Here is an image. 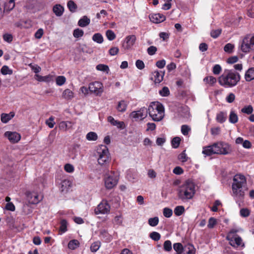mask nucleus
Masks as SVG:
<instances>
[{"label":"nucleus","mask_w":254,"mask_h":254,"mask_svg":"<svg viewBox=\"0 0 254 254\" xmlns=\"http://www.w3.org/2000/svg\"><path fill=\"white\" fill-rule=\"evenodd\" d=\"M247 180L245 177L241 174L235 175L232 184V195L237 203L243 200L245 192L248 190Z\"/></svg>","instance_id":"1"},{"label":"nucleus","mask_w":254,"mask_h":254,"mask_svg":"<svg viewBox=\"0 0 254 254\" xmlns=\"http://www.w3.org/2000/svg\"><path fill=\"white\" fill-rule=\"evenodd\" d=\"M196 192L194 183L190 180L185 181L177 189V196L179 199L187 202L191 199Z\"/></svg>","instance_id":"2"},{"label":"nucleus","mask_w":254,"mask_h":254,"mask_svg":"<svg viewBox=\"0 0 254 254\" xmlns=\"http://www.w3.org/2000/svg\"><path fill=\"white\" fill-rule=\"evenodd\" d=\"M241 79L239 73L234 70L226 69L218 77L219 84L225 88H231L235 86Z\"/></svg>","instance_id":"3"},{"label":"nucleus","mask_w":254,"mask_h":254,"mask_svg":"<svg viewBox=\"0 0 254 254\" xmlns=\"http://www.w3.org/2000/svg\"><path fill=\"white\" fill-rule=\"evenodd\" d=\"M232 151L230 145L223 141H218L203 147L202 154L205 156L212 154L227 155Z\"/></svg>","instance_id":"4"},{"label":"nucleus","mask_w":254,"mask_h":254,"mask_svg":"<svg viewBox=\"0 0 254 254\" xmlns=\"http://www.w3.org/2000/svg\"><path fill=\"white\" fill-rule=\"evenodd\" d=\"M148 113L154 121L159 122L164 118V107L158 102H152L148 107Z\"/></svg>","instance_id":"5"},{"label":"nucleus","mask_w":254,"mask_h":254,"mask_svg":"<svg viewBox=\"0 0 254 254\" xmlns=\"http://www.w3.org/2000/svg\"><path fill=\"white\" fill-rule=\"evenodd\" d=\"M96 157L100 165L106 166L109 164L111 157L108 147L104 145L99 146L96 150Z\"/></svg>","instance_id":"6"},{"label":"nucleus","mask_w":254,"mask_h":254,"mask_svg":"<svg viewBox=\"0 0 254 254\" xmlns=\"http://www.w3.org/2000/svg\"><path fill=\"white\" fill-rule=\"evenodd\" d=\"M241 50L246 53L254 51V34L244 37L241 45Z\"/></svg>","instance_id":"7"},{"label":"nucleus","mask_w":254,"mask_h":254,"mask_svg":"<svg viewBox=\"0 0 254 254\" xmlns=\"http://www.w3.org/2000/svg\"><path fill=\"white\" fill-rule=\"evenodd\" d=\"M237 232L238 231L236 229H232L228 234L227 238L232 246L235 248L243 247L244 244L241 238L236 234Z\"/></svg>","instance_id":"8"},{"label":"nucleus","mask_w":254,"mask_h":254,"mask_svg":"<svg viewBox=\"0 0 254 254\" xmlns=\"http://www.w3.org/2000/svg\"><path fill=\"white\" fill-rule=\"evenodd\" d=\"M118 177L114 172L111 171L105 175L104 178L105 186L107 189H111L117 185Z\"/></svg>","instance_id":"9"},{"label":"nucleus","mask_w":254,"mask_h":254,"mask_svg":"<svg viewBox=\"0 0 254 254\" xmlns=\"http://www.w3.org/2000/svg\"><path fill=\"white\" fill-rule=\"evenodd\" d=\"M88 88L91 93L96 96H100L103 92V84L99 81H94L89 84Z\"/></svg>","instance_id":"10"},{"label":"nucleus","mask_w":254,"mask_h":254,"mask_svg":"<svg viewBox=\"0 0 254 254\" xmlns=\"http://www.w3.org/2000/svg\"><path fill=\"white\" fill-rule=\"evenodd\" d=\"M111 206L106 200H103L95 208L96 214H108L110 213Z\"/></svg>","instance_id":"11"},{"label":"nucleus","mask_w":254,"mask_h":254,"mask_svg":"<svg viewBox=\"0 0 254 254\" xmlns=\"http://www.w3.org/2000/svg\"><path fill=\"white\" fill-rule=\"evenodd\" d=\"M148 114V109L145 107H142L138 110L132 111L129 115L130 118L137 121H141L145 119Z\"/></svg>","instance_id":"12"},{"label":"nucleus","mask_w":254,"mask_h":254,"mask_svg":"<svg viewBox=\"0 0 254 254\" xmlns=\"http://www.w3.org/2000/svg\"><path fill=\"white\" fill-rule=\"evenodd\" d=\"M26 195L28 202L33 204L38 203L42 199V196L36 191H27Z\"/></svg>","instance_id":"13"},{"label":"nucleus","mask_w":254,"mask_h":254,"mask_svg":"<svg viewBox=\"0 0 254 254\" xmlns=\"http://www.w3.org/2000/svg\"><path fill=\"white\" fill-rule=\"evenodd\" d=\"M136 40V36L134 35L127 36L123 43V47L127 50L132 49Z\"/></svg>","instance_id":"14"},{"label":"nucleus","mask_w":254,"mask_h":254,"mask_svg":"<svg viewBox=\"0 0 254 254\" xmlns=\"http://www.w3.org/2000/svg\"><path fill=\"white\" fill-rule=\"evenodd\" d=\"M4 135L10 142L13 143L18 142L21 138L20 134L17 132L8 131H6Z\"/></svg>","instance_id":"15"},{"label":"nucleus","mask_w":254,"mask_h":254,"mask_svg":"<svg viewBox=\"0 0 254 254\" xmlns=\"http://www.w3.org/2000/svg\"><path fill=\"white\" fill-rule=\"evenodd\" d=\"M107 120L112 125L116 126L119 129H123L125 127V124L124 122L116 120L112 116L108 117Z\"/></svg>","instance_id":"16"},{"label":"nucleus","mask_w":254,"mask_h":254,"mask_svg":"<svg viewBox=\"0 0 254 254\" xmlns=\"http://www.w3.org/2000/svg\"><path fill=\"white\" fill-rule=\"evenodd\" d=\"M150 21L155 23H159L164 21L166 18L165 16L160 13L152 14L150 15Z\"/></svg>","instance_id":"17"},{"label":"nucleus","mask_w":254,"mask_h":254,"mask_svg":"<svg viewBox=\"0 0 254 254\" xmlns=\"http://www.w3.org/2000/svg\"><path fill=\"white\" fill-rule=\"evenodd\" d=\"M164 72L155 71L152 73L151 79L154 80L155 83H160L163 79Z\"/></svg>","instance_id":"18"},{"label":"nucleus","mask_w":254,"mask_h":254,"mask_svg":"<svg viewBox=\"0 0 254 254\" xmlns=\"http://www.w3.org/2000/svg\"><path fill=\"white\" fill-rule=\"evenodd\" d=\"M54 76L51 74H49L46 76H41L38 74H35V78L37 81L40 82H50L53 81Z\"/></svg>","instance_id":"19"},{"label":"nucleus","mask_w":254,"mask_h":254,"mask_svg":"<svg viewBox=\"0 0 254 254\" xmlns=\"http://www.w3.org/2000/svg\"><path fill=\"white\" fill-rule=\"evenodd\" d=\"M127 106L128 102L122 100L117 102L116 109L119 112L124 113L126 111Z\"/></svg>","instance_id":"20"},{"label":"nucleus","mask_w":254,"mask_h":254,"mask_svg":"<svg viewBox=\"0 0 254 254\" xmlns=\"http://www.w3.org/2000/svg\"><path fill=\"white\" fill-rule=\"evenodd\" d=\"M15 116L13 112H10L8 114L2 113L0 115V120L2 123L6 124L11 120Z\"/></svg>","instance_id":"21"},{"label":"nucleus","mask_w":254,"mask_h":254,"mask_svg":"<svg viewBox=\"0 0 254 254\" xmlns=\"http://www.w3.org/2000/svg\"><path fill=\"white\" fill-rule=\"evenodd\" d=\"M74 97V93L69 89H66L63 92L62 98L67 101H70Z\"/></svg>","instance_id":"22"},{"label":"nucleus","mask_w":254,"mask_h":254,"mask_svg":"<svg viewBox=\"0 0 254 254\" xmlns=\"http://www.w3.org/2000/svg\"><path fill=\"white\" fill-rule=\"evenodd\" d=\"M70 181L66 179L63 180L60 184V189L62 192H66L70 187Z\"/></svg>","instance_id":"23"},{"label":"nucleus","mask_w":254,"mask_h":254,"mask_svg":"<svg viewBox=\"0 0 254 254\" xmlns=\"http://www.w3.org/2000/svg\"><path fill=\"white\" fill-rule=\"evenodd\" d=\"M90 23V19L87 16H83L78 21V25L81 27H85Z\"/></svg>","instance_id":"24"},{"label":"nucleus","mask_w":254,"mask_h":254,"mask_svg":"<svg viewBox=\"0 0 254 254\" xmlns=\"http://www.w3.org/2000/svg\"><path fill=\"white\" fill-rule=\"evenodd\" d=\"M195 249L194 246L191 244L186 245L182 253V254H195Z\"/></svg>","instance_id":"25"},{"label":"nucleus","mask_w":254,"mask_h":254,"mask_svg":"<svg viewBox=\"0 0 254 254\" xmlns=\"http://www.w3.org/2000/svg\"><path fill=\"white\" fill-rule=\"evenodd\" d=\"M245 78L247 81H251L254 79V67L250 68L247 70Z\"/></svg>","instance_id":"26"},{"label":"nucleus","mask_w":254,"mask_h":254,"mask_svg":"<svg viewBox=\"0 0 254 254\" xmlns=\"http://www.w3.org/2000/svg\"><path fill=\"white\" fill-rule=\"evenodd\" d=\"M238 121L237 114L233 110H231L229 116V122L231 124H236Z\"/></svg>","instance_id":"27"},{"label":"nucleus","mask_w":254,"mask_h":254,"mask_svg":"<svg viewBox=\"0 0 254 254\" xmlns=\"http://www.w3.org/2000/svg\"><path fill=\"white\" fill-rule=\"evenodd\" d=\"M53 10L57 16H60L63 14L64 8L61 5L56 4L53 7Z\"/></svg>","instance_id":"28"},{"label":"nucleus","mask_w":254,"mask_h":254,"mask_svg":"<svg viewBox=\"0 0 254 254\" xmlns=\"http://www.w3.org/2000/svg\"><path fill=\"white\" fill-rule=\"evenodd\" d=\"M227 119L226 113L221 112L217 114L216 121L220 123H223L225 122Z\"/></svg>","instance_id":"29"},{"label":"nucleus","mask_w":254,"mask_h":254,"mask_svg":"<svg viewBox=\"0 0 254 254\" xmlns=\"http://www.w3.org/2000/svg\"><path fill=\"white\" fill-rule=\"evenodd\" d=\"M216 78L212 76H206L203 79L205 83L210 86L213 85L216 82Z\"/></svg>","instance_id":"30"},{"label":"nucleus","mask_w":254,"mask_h":254,"mask_svg":"<svg viewBox=\"0 0 254 254\" xmlns=\"http://www.w3.org/2000/svg\"><path fill=\"white\" fill-rule=\"evenodd\" d=\"M79 246V242L77 240H72L68 244V248L72 250H75Z\"/></svg>","instance_id":"31"},{"label":"nucleus","mask_w":254,"mask_h":254,"mask_svg":"<svg viewBox=\"0 0 254 254\" xmlns=\"http://www.w3.org/2000/svg\"><path fill=\"white\" fill-rule=\"evenodd\" d=\"M86 138L89 141H95L98 139V135L96 132L90 131L86 134Z\"/></svg>","instance_id":"32"},{"label":"nucleus","mask_w":254,"mask_h":254,"mask_svg":"<svg viewBox=\"0 0 254 254\" xmlns=\"http://www.w3.org/2000/svg\"><path fill=\"white\" fill-rule=\"evenodd\" d=\"M67 222L64 220H62L61 221V225L60 227V234L65 233L67 231Z\"/></svg>","instance_id":"33"},{"label":"nucleus","mask_w":254,"mask_h":254,"mask_svg":"<svg viewBox=\"0 0 254 254\" xmlns=\"http://www.w3.org/2000/svg\"><path fill=\"white\" fill-rule=\"evenodd\" d=\"M184 248L182 244L178 243H175L173 245V248L174 250L176 252V254H182Z\"/></svg>","instance_id":"34"},{"label":"nucleus","mask_w":254,"mask_h":254,"mask_svg":"<svg viewBox=\"0 0 254 254\" xmlns=\"http://www.w3.org/2000/svg\"><path fill=\"white\" fill-rule=\"evenodd\" d=\"M251 214V210L247 208H242L240 210V215L243 218L248 217Z\"/></svg>","instance_id":"35"},{"label":"nucleus","mask_w":254,"mask_h":254,"mask_svg":"<svg viewBox=\"0 0 254 254\" xmlns=\"http://www.w3.org/2000/svg\"><path fill=\"white\" fill-rule=\"evenodd\" d=\"M92 40L97 43H102L103 42V37L100 33H96L92 36Z\"/></svg>","instance_id":"36"},{"label":"nucleus","mask_w":254,"mask_h":254,"mask_svg":"<svg viewBox=\"0 0 254 254\" xmlns=\"http://www.w3.org/2000/svg\"><path fill=\"white\" fill-rule=\"evenodd\" d=\"M71 123L69 122L62 121L59 124V128L62 130H66L69 128V125Z\"/></svg>","instance_id":"37"},{"label":"nucleus","mask_w":254,"mask_h":254,"mask_svg":"<svg viewBox=\"0 0 254 254\" xmlns=\"http://www.w3.org/2000/svg\"><path fill=\"white\" fill-rule=\"evenodd\" d=\"M0 71L1 73L3 75H11L13 73V70L9 68V67L7 65H3V66H2Z\"/></svg>","instance_id":"38"},{"label":"nucleus","mask_w":254,"mask_h":254,"mask_svg":"<svg viewBox=\"0 0 254 254\" xmlns=\"http://www.w3.org/2000/svg\"><path fill=\"white\" fill-rule=\"evenodd\" d=\"M96 68L97 70L105 72L107 73H108L110 69L108 65L104 64H98Z\"/></svg>","instance_id":"39"},{"label":"nucleus","mask_w":254,"mask_h":254,"mask_svg":"<svg viewBox=\"0 0 254 254\" xmlns=\"http://www.w3.org/2000/svg\"><path fill=\"white\" fill-rule=\"evenodd\" d=\"M66 81V78L64 76H58L56 77V82L58 86H62Z\"/></svg>","instance_id":"40"},{"label":"nucleus","mask_w":254,"mask_h":254,"mask_svg":"<svg viewBox=\"0 0 254 254\" xmlns=\"http://www.w3.org/2000/svg\"><path fill=\"white\" fill-rule=\"evenodd\" d=\"M84 34V31L83 30L79 28H76L74 30L73 32V35L75 38H79L83 36Z\"/></svg>","instance_id":"41"},{"label":"nucleus","mask_w":254,"mask_h":254,"mask_svg":"<svg viewBox=\"0 0 254 254\" xmlns=\"http://www.w3.org/2000/svg\"><path fill=\"white\" fill-rule=\"evenodd\" d=\"M101 246V243L99 241H96L91 245L90 250L92 252H97Z\"/></svg>","instance_id":"42"},{"label":"nucleus","mask_w":254,"mask_h":254,"mask_svg":"<svg viewBox=\"0 0 254 254\" xmlns=\"http://www.w3.org/2000/svg\"><path fill=\"white\" fill-rule=\"evenodd\" d=\"M190 130V127L188 125H184L181 127V132L184 135H188Z\"/></svg>","instance_id":"43"},{"label":"nucleus","mask_w":254,"mask_h":254,"mask_svg":"<svg viewBox=\"0 0 254 254\" xmlns=\"http://www.w3.org/2000/svg\"><path fill=\"white\" fill-rule=\"evenodd\" d=\"M185 211L184 207L183 206H178L174 209V213L176 216L181 215Z\"/></svg>","instance_id":"44"},{"label":"nucleus","mask_w":254,"mask_h":254,"mask_svg":"<svg viewBox=\"0 0 254 254\" xmlns=\"http://www.w3.org/2000/svg\"><path fill=\"white\" fill-rule=\"evenodd\" d=\"M159 223V218L158 217L150 218L148 219V224L152 227H155L158 225Z\"/></svg>","instance_id":"45"},{"label":"nucleus","mask_w":254,"mask_h":254,"mask_svg":"<svg viewBox=\"0 0 254 254\" xmlns=\"http://www.w3.org/2000/svg\"><path fill=\"white\" fill-rule=\"evenodd\" d=\"M67 6L69 10L72 12H74L77 8L76 4L73 0L68 1Z\"/></svg>","instance_id":"46"},{"label":"nucleus","mask_w":254,"mask_h":254,"mask_svg":"<svg viewBox=\"0 0 254 254\" xmlns=\"http://www.w3.org/2000/svg\"><path fill=\"white\" fill-rule=\"evenodd\" d=\"M64 170L67 173H72L74 171V167L72 164L67 163L64 166Z\"/></svg>","instance_id":"47"},{"label":"nucleus","mask_w":254,"mask_h":254,"mask_svg":"<svg viewBox=\"0 0 254 254\" xmlns=\"http://www.w3.org/2000/svg\"><path fill=\"white\" fill-rule=\"evenodd\" d=\"M253 111V108L251 105L245 106L241 110V112L242 113L247 114L248 115L252 114Z\"/></svg>","instance_id":"48"},{"label":"nucleus","mask_w":254,"mask_h":254,"mask_svg":"<svg viewBox=\"0 0 254 254\" xmlns=\"http://www.w3.org/2000/svg\"><path fill=\"white\" fill-rule=\"evenodd\" d=\"M181 138L179 137H175L172 140V146L174 148H178L180 144Z\"/></svg>","instance_id":"49"},{"label":"nucleus","mask_w":254,"mask_h":254,"mask_svg":"<svg viewBox=\"0 0 254 254\" xmlns=\"http://www.w3.org/2000/svg\"><path fill=\"white\" fill-rule=\"evenodd\" d=\"M106 35L107 39L110 41H112L116 38L115 33L111 30H108L106 31Z\"/></svg>","instance_id":"50"},{"label":"nucleus","mask_w":254,"mask_h":254,"mask_svg":"<svg viewBox=\"0 0 254 254\" xmlns=\"http://www.w3.org/2000/svg\"><path fill=\"white\" fill-rule=\"evenodd\" d=\"M222 71V68L219 64H215L212 68V72L215 75H218Z\"/></svg>","instance_id":"51"},{"label":"nucleus","mask_w":254,"mask_h":254,"mask_svg":"<svg viewBox=\"0 0 254 254\" xmlns=\"http://www.w3.org/2000/svg\"><path fill=\"white\" fill-rule=\"evenodd\" d=\"M150 237L155 241H158L160 239V234L156 232H153L150 234Z\"/></svg>","instance_id":"52"},{"label":"nucleus","mask_w":254,"mask_h":254,"mask_svg":"<svg viewBox=\"0 0 254 254\" xmlns=\"http://www.w3.org/2000/svg\"><path fill=\"white\" fill-rule=\"evenodd\" d=\"M3 39L5 42L10 43L13 40V36L11 34L5 33L3 35Z\"/></svg>","instance_id":"53"},{"label":"nucleus","mask_w":254,"mask_h":254,"mask_svg":"<svg viewBox=\"0 0 254 254\" xmlns=\"http://www.w3.org/2000/svg\"><path fill=\"white\" fill-rule=\"evenodd\" d=\"M45 123L50 128H53L55 124V122H54V117L51 116L49 119L46 121Z\"/></svg>","instance_id":"54"},{"label":"nucleus","mask_w":254,"mask_h":254,"mask_svg":"<svg viewBox=\"0 0 254 254\" xmlns=\"http://www.w3.org/2000/svg\"><path fill=\"white\" fill-rule=\"evenodd\" d=\"M164 249L165 251L169 252L172 250V243L170 241L167 240L165 241L163 245Z\"/></svg>","instance_id":"55"},{"label":"nucleus","mask_w":254,"mask_h":254,"mask_svg":"<svg viewBox=\"0 0 254 254\" xmlns=\"http://www.w3.org/2000/svg\"><path fill=\"white\" fill-rule=\"evenodd\" d=\"M234 48V45L228 43L224 46V50L227 53H231L233 52Z\"/></svg>","instance_id":"56"},{"label":"nucleus","mask_w":254,"mask_h":254,"mask_svg":"<svg viewBox=\"0 0 254 254\" xmlns=\"http://www.w3.org/2000/svg\"><path fill=\"white\" fill-rule=\"evenodd\" d=\"M217 224V220L214 217H210L208 220V224L207 227L209 228H213Z\"/></svg>","instance_id":"57"},{"label":"nucleus","mask_w":254,"mask_h":254,"mask_svg":"<svg viewBox=\"0 0 254 254\" xmlns=\"http://www.w3.org/2000/svg\"><path fill=\"white\" fill-rule=\"evenodd\" d=\"M188 157L185 153V150L183 151L178 156V159L182 162H185L188 160Z\"/></svg>","instance_id":"58"},{"label":"nucleus","mask_w":254,"mask_h":254,"mask_svg":"<svg viewBox=\"0 0 254 254\" xmlns=\"http://www.w3.org/2000/svg\"><path fill=\"white\" fill-rule=\"evenodd\" d=\"M159 93L162 96L166 97L169 95V89L167 87H164L159 91Z\"/></svg>","instance_id":"59"},{"label":"nucleus","mask_w":254,"mask_h":254,"mask_svg":"<svg viewBox=\"0 0 254 254\" xmlns=\"http://www.w3.org/2000/svg\"><path fill=\"white\" fill-rule=\"evenodd\" d=\"M173 214V212L171 209L166 207L163 209V215L167 218L170 217Z\"/></svg>","instance_id":"60"},{"label":"nucleus","mask_w":254,"mask_h":254,"mask_svg":"<svg viewBox=\"0 0 254 254\" xmlns=\"http://www.w3.org/2000/svg\"><path fill=\"white\" fill-rule=\"evenodd\" d=\"M235 99V95L233 93H229L226 97V101L229 103L233 102Z\"/></svg>","instance_id":"61"},{"label":"nucleus","mask_w":254,"mask_h":254,"mask_svg":"<svg viewBox=\"0 0 254 254\" xmlns=\"http://www.w3.org/2000/svg\"><path fill=\"white\" fill-rule=\"evenodd\" d=\"M221 33V30L220 29L212 30L210 33L211 36L214 38H217Z\"/></svg>","instance_id":"62"},{"label":"nucleus","mask_w":254,"mask_h":254,"mask_svg":"<svg viewBox=\"0 0 254 254\" xmlns=\"http://www.w3.org/2000/svg\"><path fill=\"white\" fill-rule=\"evenodd\" d=\"M15 6V2L14 0H9L7 3L5 5V8L8 10H12Z\"/></svg>","instance_id":"63"},{"label":"nucleus","mask_w":254,"mask_h":254,"mask_svg":"<svg viewBox=\"0 0 254 254\" xmlns=\"http://www.w3.org/2000/svg\"><path fill=\"white\" fill-rule=\"evenodd\" d=\"M135 65L136 67L140 70L143 69L145 67V65L143 62L140 60H137L136 61Z\"/></svg>","instance_id":"64"}]
</instances>
